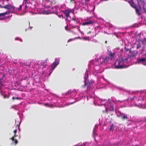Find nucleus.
Segmentation results:
<instances>
[{
    "mask_svg": "<svg viewBox=\"0 0 146 146\" xmlns=\"http://www.w3.org/2000/svg\"><path fill=\"white\" fill-rule=\"evenodd\" d=\"M15 8V7L12 5L10 3H9L7 5H5L4 6V8L8 10V11L7 12L10 11V13L11 10H14Z\"/></svg>",
    "mask_w": 146,
    "mask_h": 146,
    "instance_id": "1",
    "label": "nucleus"
},
{
    "mask_svg": "<svg viewBox=\"0 0 146 146\" xmlns=\"http://www.w3.org/2000/svg\"><path fill=\"white\" fill-rule=\"evenodd\" d=\"M124 62V59L123 58L121 59L119 61L118 65L115 66V68L118 69H121L123 68V65Z\"/></svg>",
    "mask_w": 146,
    "mask_h": 146,
    "instance_id": "2",
    "label": "nucleus"
},
{
    "mask_svg": "<svg viewBox=\"0 0 146 146\" xmlns=\"http://www.w3.org/2000/svg\"><path fill=\"white\" fill-rule=\"evenodd\" d=\"M131 6L135 9L136 13L138 15H139L141 14V8L140 6L137 7L136 6H133L132 4H131Z\"/></svg>",
    "mask_w": 146,
    "mask_h": 146,
    "instance_id": "3",
    "label": "nucleus"
},
{
    "mask_svg": "<svg viewBox=\"0 0 146 146\" xmlns=\"http://www.w3.org/2000/svg\"><path fill=\"white\" fill-rule=\"evenodd\" d=\"M59 64V59L56 58L51 66L52 69L54 70Z\"/></svg>",
    "mask_w": 146,
    "mask_h": 146,
    "instance_id": "4",
    "label": "nucleus"
},
{
    "mask_svg": "<svg viewBox=\"0 0 146 146\" xmlns=\"http://www.w3.org/2000/svg\"><path fill=\"white\" fill-rule=\"evenodd\" d=\"M73 12V11H72V9H68L64 10V13L66 17L67 18L69 17L70 14Z\"/></svg>",
    "mask_w": 146,
    "mask_h": 146,
    "instance_id": "5",
    "label": "nucleus"
},
{
    "mask_svg": "<svg viewBox=\"0 0 146 146\" xmlns=\"http://www.w3.org/2000/svg\"><path fill=\"white\" fill-rule=\"evenodd\" d=\"M85 85L83 86L82 88H84V87H86L87 90H88L90 89L91 84L90 83L89 81L86 80H85Z\"/></svg>",
    "mask_w": 146,
    "mask_h": 146,
    "instance_id": "6",
    "label": "nucleus"
},
{
    "mask_svg": "<svg viewBox=\"0 0 146 146\" xmlns=\"http://www.w3.org/2000/svg\"><path fill=\"white\" fill-rule=\"evenodd\" d=\"M115 53L114 52H112L111 51H109V53L108 55V57L110 58V60H112L113 59L115 55Z\"/></svg>",
    "mask_w": 146,
    "mask_h": 146,
    "instance_id": "7",
    "label": "nucleus"
},
{
    "mask_svg": "<svg viewBox=\"0 0 146 146\" xmlns=\"http://www.w3.org/2000/svg\"><path fill=\"white\" fill-rule=\"evenodd\" d=\"M94 23V22L93 21L90 20L82 23V26L88 25H89L93 24Z\"/></svg>",
    "mask_w": 146,
    "mask_h": 146,
    "instance_id": "8",
    "label": "nucleus"
},
{
    "mask_svg": "<svg viewBox=\"0 0 146 146\" xmlns=\"http://www.w3.org/2000/svg\"><path fill=\"white\" fill-rule=\"evenodd\" d=\"M119 116L121 117L123 120H125L127 119V116L125 115V114L123 113H120L119 115Z\"/></svg>",
    "mask_w": 146,
    "mask_h": 146,
    "instance_id": "9",
    "label": "nucleus"
},
{
    "mask_svg": "<svg viewBox=\"0 0 146 146\" xmlns=\"http://www.w3.org/2000/svg\"><path fill=\"white\" fill-rule=\"evenodd\" d=\"M98 61L100 64H104V58H100L98 59Z\"/></svg>",
    "mask_w": 146,
    "mask_h": 146,
    "instance_id": "10",
    "label": "nucleus"
},
{
    "mask_svg": "<svg viewBox=\"0 0 146 146\" xmlns=\"http://www.w3.org/2000/svg\"><path fill=\"white\" fill-rule=\"evenodd\" d=\"M146 62V59L145 58H141L139 59V60H138V63H142V62Z\"/></svg>",
    "mask_w": 146,
    "mask_h": 146,
    "instance_id": "11",
    "label": "nucleus"
},
{
    "mask_svg": "<svg viewBox=\"0 0 146 146\" xmlns=\"http://www.w3.org/2000/svg\"><path fill=\"white\" fill-rule=\"evenodd\" d=\"M10 13V11H6L5 12L0 13V17H4L5 15L9 14Z\"/></svg>",
    "mask_w": 146,
    "mask_h": 146,
    "instance_id": "12",
    "label": "nucleus"
},
{
    "mask_svg": "<svg viewBox=\"0 0 146 146\" xmlns=\"http://www.w3.org/2000/svg\"><path fill=\"white\" fill-rule=\"evenodd\" d=\"M110 60L108 56L106 57L105 58H104V64L107 63Z\"/></svg>",
    "mask_w": 146,
    "mask_h": 146,
    "instance_id": "13",
    "label": "nucleus"
},
{
    "mask_svg": "<svg viewBox=\"0 0 146 146\" xmlns=\"http://www.w3.org/2000/svg\"><path fill=\"white\" fill-rule=\"evenodd\" d=\"M135 44L137 45L136 48L137 49H138L141 47V45L140 43L139 42H137Z\"/></svg>",
    "mask_w": 146,
    "mask_h": 146,
    "instance_id": "14",
    "label": "nucleus"
},
{
    "mask_svg": "<svg viewBox=\"0 0 146 146\" xmlns=\"http://www.w3.org/2000/svg\"><path fill=\"white\" fill-rule=\"evenodd\" d=\"M113 129H114V126H113V124H112L110 126V130L111 131H113Z\"/></svg>",
    "mask_w": 146,
    "mask_h": 146,
    "instance_id": "15",
    "label": "nucleus"
},
{
    "mask_svg": "<svg viewBox=\"0 0 146 146\" xmlns=\"http://www.w3.org/2000/svg\"><path fill=\"white\" fill-rule=\"evenodd\" d=\"M12 99L13 100H20L21 99V98L19 97H13Z\"/></svg>",
    "mask_w": 146,
    "mask_h": 146,
    "instance_id": "16",
    "label": "nucleus"
},
{
    "mask_svg": "<svg viewBox=\"0 0 146 146\" xmlns=\"http://www.w3.org/2000/svg\"><path fill=\"white\" fill-rule=\"evenodd\" d=\"M136 54H136L134 53V52H131V56L132 57H135L136 56Z\"/></svg>",
    "mask_w": 146,
    "mask_h": 146,
    "instance_id": "17",
    "label": "nucleus"
},
{
    "mask_svg": "<svg viewBox=\"0 0 146 146\" xmlns=\"http://www.w3.org/2000/svg\"><path fill=\"white\" fill-rule=\"evenodd\" d=\"M77 38L76 37L74 38H71L70 39L68 40V42H71V41H73V40L76 39Z\"/></svg>",
    "mask_w": 146,
    "mask_h": 146,
    "instance_id": "18",
    "label": "nucleus"
},
{
    "mask_svg": "<svg viewBox=\"0 0 146 146\" xmlns=\"http://www.w3.org/2000/svg\"><path fill=\"white\" fill-rule=\"evenodd\" d=\"M9 96H7V95H5L3 96V98L5 99L6 98L8 99L9 98Z\"/></svg>",
    "mask_w": 146,
    "mask_h": 146,
    "instance_id": "19",
    "label": "nucleus"
},
{
    "mask_svg": "<svg viewBox=\"0 0 146 146\" xmlns=\"http://www.w3.org/2000/svg\"><path fill=\"white\" fill-rule=\"evenodd\" d=\"M111 108H110V110L111 111L114 110V108L113 105H111Z\"/></svg>",
    "mask_w": 146,
    "mask_h": 146,
    "instance_id": "20",
    "label": "nucleus"
},
{
    "mask_svg": "<svg viewBox=\"0 0 146 146\" xmlns=\"http://www.w3.org/2000/svg\"><path fill=\"white\" fill-rule=\"evenodd\" d=\"M22 5H20L19 6V7L18 8V11H20L22 9Z\"/></svg>",
    "mask_w": 146,
    "mask_h": 146,
    "instance_id": "21",
    "label": "nucleus"
},
{
    "mask_svg": "<svg viewBox=\"0 0 146 146\" xmlns=\"http://www.w3.org/2000/svg\"><path fill=\"white\" fill-rule=\"evenodd\" d=\"M74 2V0H70V3H73Z\"/></svg>",
    "mask_w": 146,
    "mask_h": 146,
    "instance_id": "22",
    "label": "nucleus"
},
{
    "mask_svg": "<svg viewBox=\"0 0 146 146\" xmlns=\"http://www.w3.org/2000/svg\"><path fill=\"white\" fill-rule=\"evenodd\" d=\"M72 19L75 22L76 21H77V19L75 18H72Z\"/></svg>",
    "mask_w": 146,
    "mask_h": 146,
    "instance_id": "23",
    "label": "nucleus"
},
{
    "mask_svg": "<svg viewBox=\"0 0 146 146\" xmlns=\"http://www.w3.org/2000/svg\"><path fill=\"white\" fill-rule=\"evenodd\" d=\"M111 146H118V144L117 143H115L113 144V145H111Z\"/></svg>",
    "mask_w": 146,
    "mask_h": 146,
    "instance_id": "24",
    "label": "nucleus"
},
{
    "mask_svg": "<svg viewBox=\"0 0 146 146\" xmlns=\"http://www.w3.org/2000/svg\"><path fill=\"white\" fill-rule=\"evenodd\" d=\"M68 25H66V26H65V30L66 31H68Z\"/></svg>",
    "mask_w": 146,
    "mask_h": 146,
    "instance_id": "25",
    "label": "nucleus"
},
{
    "mask_svg": "<svg viewBox=\"0 0 146 146\" xmlns=\"http://www.w3.org/2000/svg\"><path fill=\"white\" fill-rule=\"evenodd\" d=\"M45 106L46 107H48L49 105V104L48 103H46L44 104Z\"/></svg>",
    "mask_w": 146,
    "mask_h": 146,
    "instance_id": "26",
    "label": "nucleus"
},
{
    "mask_svg": "<svg viewBox=\"0 0 146 146\" xmlns=\"http://www.w3.org/2000/svg\"><path fill=\"white\" fill-rule=\"evenodd\" d=\"M48 107H49L51 108L52 107V105L51 104H49L48 106Z\"/></svg>",
    "mask_w": 146,
    "mask_h": 146,
    "instance_id": "27",
    "label": "nucleus"
},
{
    "mask_svg": "<svg viewBox=\"0 0 146 146\" xmlns=\"http://www.w3.org/2000/svg\"><path fill=\"white\" fill-rule=\"evenodd\" d=\"M15 140V144H17V143H18L17 140V139H15V140Z\"/></svg>",
    "mask_w": 146,
    "mask_h": 146,
    "instance_id": "28",
    "label": "nucleus"
},
{
    "mask_svg": "<svg viewBox=\"0 0 146 146\" xmlns=\"http://www.w3.org/2000/svg\"><path fill=\"white\" fill-rule=\"evenodd\" d=\"M28 0H23V3L25 2V4H26Z\"/></svg>",
    "mask_w": 146,
    "mask_h": 146,
    "instance_id": "29",
    "label": "nucleus"
},
{
    "mask_svg": "<svg viewBox=\"0 0 146 146\" xmlns=\"http://www.w3.org/2000/svg\"><path fill=\"white\" fill-rule=\"evenodd\" d=\"M142 64L143 65H144L146 66V62H142Z\"/></svg>",
    "mask_w": 146,
    "mask_h": 146,
    "instance_id": "30",
    "label": "nucleus"
},
{
    "mask_svg": "<svg viewBox=\"0 0 146 146\" xmlns=\"http://www.w3.org/2000/svg\"><path fill=\"white\" fill-rule=\"evenodd\" d=\"M17 129H15V130H14V131L13 132L15 133V134L16 133H17Z\"/></svg>",
    "mask_w": 146,
    "mask_h": 146,
    "instance_id": "31",
    "label": "nucleus"
},
{
    "mask_svg": "<svg viewBox=\"0 0 146 146\" xmlns=\"http://www.w3.org/2000/svg\"><path fill=\"white\" fill-rule=\"evenodd\" d=\"M14 137H13L11 138V139L13 141H14Z\"/></svg>",
    "mask_w": 146,
    "mask_h": 146,
    "instance_id": "32",
    "label": "nucleus"
},
{
    "mask_svg": "<svg viewBox=\"0 0 146 146\" xmlns=\"http://www.w3.org/2000/svg\"><path fill=\"white\" fill-rule=\"evenodd\" d=\"M4 8V6H2L0 4V8Z\"/></svg>",
    "mask_w": 146,
    "mask_h": 146,
    "instance_id": "33",
    "label": "nucleus"
},
{
    "mask_svg": "<svg viewBox=\"0 0 146 146\" xmlns=\"http://www.w3.org/2000/svg\"><path fill=\"white\" fill-rule=\"evenodd\" d=\"M109 27H113V25L111 24H110L109 25Z\"/></svg>",
    "mask_w": 146,
    "mask_h": 146,
    "instance_id": "34",
    "label": "nucleus"
},
{
    "mask_svg": "<svg viewBox=\"0 0 146 146\" xmlns=\"http://www.w3.org/2000/svg\"><path fill=\"white\" fill-rule=\"evenodd\" d=\"M125 49L126 51H129V49L127 48L126 47H125Z\"/></svg>",
    "mask_w": 146,
    "mask_h": 146,
    "instance_id": "35",
    "label": "nucleus"
},
{
    "mask_svg": "<svg viewBox=\"0 0 146 146\" xmlns=\"http://www.w3.org/2000/svg\"><path fill=\"white\" fill-rule=\"evenodd\" d=\"M127 59H128V58H126L125 59H123L124 60V62L126 61H127Z\"/></svg>",
    "mask_w": 146,
    "mask_h": 146,
    "instance_id": "36",
    "label": "nucleus"
},
{
    "mask_svg": "<svg viewBox=\"0 0 146 146\" xmlns=\"http://www.w3.org/2000/svg\"><path fill=\"white\" fill-rule=\"evenodd\" d=\"M95 128L94 127V128L93 129V132L94 133H95Z\"/></svg>",
    "mask_w": 146,
    "mask_h": 146,
    "instance_id": "37",
    "label": "nucleus"
},
{
    "mask_svg": "<svg viewBox=\"0 0 146 146\" xmlns=\"http://www.w3.org/2000/svg\"><path fill=\"white\" fill-rule=\"evenodd\" d=\"M0 94H1V95H2V96H4V95L3 94V93H2V91H1V92H0Z\"/></svg>",
    "mask_w": 146,
    "mask_h": 146,
    "instance_id": "38",
    "label": "nucleus"
},
{
    "mask_svg": "<svg viewBox=\"0 0 146 146\" xmlns=\"http://www.w3.org/2000/svg\"><path fill=\"white\" fill-rule=\"evenodd\" d=\"M47 59H46V60L45 61L43 62V64H44V63H45V62H46V61H47Z\"/></svg>",
    "mask_w": 146,
    "mask_h": 146,
    "instance_id": "39",
    "label": "nucleus"
},
{
    "mask_svg": "<svg viewBox=\"0 0 146 146\" xmlns=\"http://www.w3.org/2000/svg\"><path fill=\"white\" fill-rule=\"evenodd\" d=\"M104 33H105V34H108V35L109 34L107 33V32H106V31H104Z\"/></svg>",
    "mask_w": 146,
    "mask_h": 146,
    "instance_id": "40",
    "label": "nucleus"
},
{
    "mask_svg": "<svg viewBox=\"0 0 146 146\" xmlns=\"http://www.w3.org/2000/svg\"><path fill=\"white\" fill-rule=\"evenodd\" d=\"M16 136H17V135H16V134H14V136H13V137H16Z\"/></svg>",
    "mask_w": 146,
    "mask_h": 146,
    "instance_id": "41",
    "label": "nucleus"
},
{
    "mask_svg": "<svg viewBox=\"0 0 146 146\" xmlns=\"http://www.w3.org/2000/svg\"><path fill=\"white\" fill-rule=\"evenodd\" d=\"M28 7V6H27V5H25V9H26Z\"/></svg>",
    "mask_w": 146,
    "mask_h": 146,
    "instance_id": "42",
    "label": "nucleus"
},
{
    "mask_svg": "<svg viewBox=\"0 0 146 146\" xmlns=\"http://www.w3.org/2000/svg\"><path fill=\"white\" fill-rule=\"evenodd\" d=\"M2 91V89L0 87V92H1Z\"/></svg>",
    "mask_w": 146,
    "mask_h": 146,
    "instance_id": "43",
    "label": "nucleus"
},
{
    "mask_svg": "<svg viewBox=\"0 0 146 146\" xmlns=\"http://www.w3.org/2000/svg\"><path fill=\"white\" fill-rule=\"evenodd\" d=\"M4 19L3 18H0V20H1L3 19Z\"/></svg>",
    "mask_w": 146,
    "mask_h": 146,
    "instance_id": "44",
    "label": "nucleus"
},
{
    "mask_svg": "<svg viewBox=\"0 0 146 146\" xmlns=\"http://www.w3.org/2000/svg\"><path fill=\"white\" fill-rule=\"evenodd\" d=\"M20 41H21V42H22L23 41H22V40L21 39H20Z\"/></svg>",
    "mask_w": 146,
    "mask_h": 146,
    "instance_id": "45",
    "label": "nucleus"
},
{
    "mask_svg": "<svg viewBox=\"0 0 146 146\" xmlns=\"http://www.w3.org/2000/svg\"><path fill=\"white\" fill-rule=\"evenodd\" d=\"M74 102H72L71 103V104H74Z\"/></svg>",
    "mask_w": 146,
    "mask_h": 146,
    "instance_id": "46",
    "label": "nucleus"
},
{
    "mask_svg": "<svg viewBox=\"0 0 146 146\" xmlns=\"http://www.w3.org/2000/svg\"><path fill=\"white\" fill-rule=\"evenodd\" d=\"M107 41H105V43L106 44H107Z\"/></svg>",
    "mask_w": 146,
    "mask_h": 146,
    "instance_id": "47",
    "label": "nucleus"
},
{
    "mask_svg": "<svg viewBox=\"0 0 146 146\" xmlns=\"http://www.w3.org/2000/svg\"><path fill=\"white\" fill-rule=\"evenodd\" d=\"M3 79V78H2L1 79V80H2V79Z\"/></svg>",
    "mask_w": 146,
    "mask_h": 146,
    "instance_id": "48",
    "label": "nucleus"
},
{
    "mask_svg": "<svg viewBox=\"0 0 146 146\" xmlns=\"http://www.w3.org/2000/svg\"><path fill=\"white\" fill-rule=\"evenodd\" d=\"M86 1H89L90 0H86Z\"/></svg>",
    "mask_w": 146,
    "mask_h": 146,
    "instance_id": "49",
    "label": "nucleus"
},
{
    "mask_svg": "<svg viewBox=\"0 0 146 146\" xmlns=\"http://www.w3.org/2000/svg\"><path fill=\"white\" fill-rule=\"evenodd\" d=\"M73 28H76V27H73Z\"/></svg>",
    "mask_w": 146,
    "mask_h": 146,
    "instance_id": "50",
    "label": "nucleus"
},
{
    "mask_svg": "<svg viewBox=\"0 0 146 146\" xmlns=\"http://www.w3.org/2000/svg\"><path fill=\"white\" fill-rule=\"evenodd\" d=\"M132 4H133V5H134V3H133Z\"/></svg>",
    "mask_w": 146,
    "mask_h": 146,
    "instance_id": "51",
    "label": "nucleus"
},
{
    "mask_svg": "<svg viewBox=\"0 0 146 146\" xmlns=\"http://www.w3.org/2000/svg\"><path fill=\"white\" fill-rule=\"evenodd\" d=\"M15 40H17V38H15Z\"/></svg>",
    "mask_w": 146,
    "mask_h": 146,
    "instance_id": "52",
    "label": "nucleus"
},
{
    "mask_svg": "<svg viewBox=\"0 0 146 146\" xmlns=\"http://www.w3.org/2000/svg\"><path fill=\"white\" fill-rule=\"evenodd\" d=\"M78 38H80V37H78Z\"/></svg>",
    "mask_w": 146,
    "mask_h": 146,
    "instance_id": "53",
    "label": "nucleus"
},
{
    "mask_svg": "<svg viewBox=\"0 0 146 146\" xmlns=\"http://www.w3.org/2000/svg\"><path fill=\"white\" fill-rule=\"evenodd\" d=\"M145 55H146V53L145 54Z\"/></svg>",
    "mask_w": 146,
    "mask_h": 146,
    "instance_id": "54",
    "label": "nucleus"
}]
</instances>
